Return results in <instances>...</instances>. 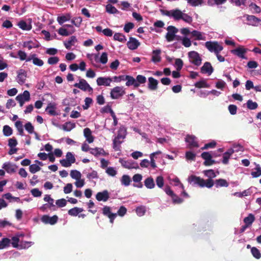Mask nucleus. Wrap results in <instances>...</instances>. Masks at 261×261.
<instances>
[{"mask_svg": "<svg viewBox=\"0 0 261 261\" xmlns=\"http://www.w3.org/2000/svg\"><path fill=\"white\" fill-rule=\"evenodd\" d=\"M160 11L162 15L169 17H172L175 20H179L182 19L184 21L189 23H191L192 22V17L187 14L182 13L180 10L178 9L171 10L170 11L160 9Z\"/></svg>", "mask_w": 261, "mask_h": 261, "instance_id": "f257e3e1", "label": "nucleus"}, {"mask_svg": "<svg viewBox=\"0 0 261 261\" xmlns=\"http://www.w3.org/2000/svg\"><path fill=\"white\" fill-rule=\"evenodd\" d=\"M75 31L73 26L71 24H65L63 27L59 29L58 33L63 36H68L72 34Z\"/></svg>", "mask_w": 261, "mask_h": 261, "instance_id": "f03ea898", "label": "nucleus"}, {"mask_svg": "<svg viewBox=\"0 0 261 261\" xmlns=\"http://www.w3.org/2000/svg\"><path fill=\"white\" fill-rule=\"evenodd\" d=\"M125 94L123 87L116 86L111 89L110 96L112 99H118Z\"/></svg>", "mask_w": 261, "mask_h": 261, "instance_id": "7ed1b4c3", "label": "nucleus"}, {"mask_svg": "<svg viewBox=\"0 0 261 261\" xmlns=\"http://www.w3.org/2000/svg\"><path fill=\"white\" fill-rule=\"evenodd\" d=\"M167 33L166 35V39L168 42H171L175 39V34L178 32V30L173 25H169L167 28Z\"/></svg>", "mask_w": 261, "mask_h": 261, "instance_id": "20e7f679", "label": "nucleus"}, {"mask_svg": "<svg viewBox=\"0 0 261 261\" xmlns=\"http://www.w3.org/2000/svg\"><path fill=\"white\" fill-rule=\"evenodd\" d=\"M74 86L84 91H88L90 92L93 91L92 88L89 85L87 82L83 79H80L79 83L74 84Z\"/></svg>", "mask_w": 261, "mask_h": 261, "instance_id": "39448f33", "label": "nucleus"}, {"mask_svg": "<svg viewBox=\"0 0 261 261\" xmlns=\"http://www.w3.org/2000/svg\"><path fill=\"white\" fill-rule=\"evenodd\" d=\"M191 62L196 66H199L201 64V58L199 54L195 51H190L188 53Z\"/></svg>", "mask_w": 261, "mask_h": 261, "instance_id": "423d86ee", "label": "nucleus"}, {"mask_svg": "<svg viewBox=\"0 0 261 261\" xmlns=\"http://www.w3.org/2000/svg\"><path fill=\"white\" fill-rule=\"evenodd\" d=\"M119 162L121 165L125 168L127 169H137L139 168L138 165L132 160H125L120 159Z\"/></svg>", "mask_w": 261, "mask_h": 261, "instance_id": "0eeeda50", "label": "nucleus"}, {"mask_svg": "<svg viewBox=\"0 0 261 261\" xmlns=\"http://www.w3.org/2000/svg\"><path fill=\"white\" fill-rule=\"evenodd\" d=\"M201 156L204 160L203 165L205 166H211L216 163L215 161L212 159V155L209 152H202Z\"/></svg>", "mask_w": 261, "mask_h": 261, "instance_id": "6e6552de", "label": "nucleus"}, {"mask_svg": "<svg viewBox=\"0 0 261 261\" xmlns=\"http://www.w3.org/2000/svg\"><path fill=\"white\" fill-rule=\"evenodd\" d=\"M102 210L103 215L109 218L111 223H113L114 219L117 216V214L112 213L111 207L107 205L104 206Z\"/></svg>", "mask_w": 261, "mask_h": 261, "instance_id": "1a4fd4ad", "label": "nucleus"}, {"mask_svg": "<svg viewBox=\"0 0 261 261\" xmlns=\"http://www.w3.org/2000/svg\"><path fill=\"white\" fill-rule=\"evenodd\" d=\"M188 181L193 185H198L200 187H203L204 179L196 175H191L188 178Z\"/></svg>", "mask_w": 261, "mask_h": 261, "instance_id": "9d476101", "label": "nucleus"}, {"mask_svg": "<svg viewBox=\"0 0 261 261\" xmlns=\"http://www.w3.org/2000/svg\"><path fill=\"white\" fill-rule=\"evenodd\" d=\"M125 135L126 130L120 128L118 132L117 136L113 140V148L115 150H119V148H117V140L123 139L125 137Z\"/></svg>", "mask_w": 261, "mask_h": 261, "instance_id": "9b49d317", "label": "nucleus"}, {"mask_svg": "<svg viewBox=\"0 0 261 261\" xmlns=\"http://www.w3.org/2000/svg\"><path fill=\"white\" fill-rule=\"evenodd\" d=\"M58 217L56 215L49 217L48 215H43L41 218V221L45 224L54 225L57 222Z\"/></svg>", "mask_w": 261, "mask_h": 261, "instance_id": "f8f14e48", "label": "nucleus"}, {"mask_svg": "<svg viewBox=\"0 0 261 261\" xmlns=\"http://www.w3.org/2000/svg\"><path fill=\"white\" fill-rule=\"evenodd\" d=\"M32 60L33 63L38 66H42L44 64V62L41 59L37 57L35 54L31 55L27 59V62Z\"/></svg>", "mask_w": 261, "mask_h": 261, "instance_id": "ddd939ff", "label": "nucleus"}, {"mask_svg": "<svg viewBox=\"0 0 261 261\" xmlns=\"http://www.w3.org/2000/svg\"><path fill=\"white\" fill-rule=\"evenodd\" d=\"M109 198V193L107 190L98 192L96 195V199L99 201H102L106 202L108 200Z\"/></svg>", "mask_w": 261, "mask_h": 261, "instance_id": "4468645a", "label": "nucleus"}, {"mask_svg": "<svg viewBox=\"0 0 261 261\" xmlns=\"http://www.w3.org/2000/svg\"><path fill=\"white\" fill-rule=\"evenodd\" d=\"M214 71V68L210 62H206L201 67V72L202 73H207L208 75H211Z\"/></svg>", "mask_w": 261, "mask_h": 261, "instance_id": "2eb2a0df", "label": "nucleus"}, {"mask_svg": "<svg viewBox=\"0 0 261 261\" xmlns=\"http://www.w3.org/2000/svg\"><path fill=\"white\" fill-rule=\"evenodd\" d=\"M140 43L138 40L133 37H130L129 41L127 42L128 48L131 50H135L138 48Z\"/></svg>", "mask_w": 261, "mask_h": 261, "instance_id": "dca6fc26", "label": "nucleus"}, {"mask_svg": "<svg viewBox=\"0 0 261 261\" xmlns=\"http://www.w3.org/2000/svg\"><path fill=\"white\" fill-rule=\"evenodd\" d=\"M17 167L15 165L12 164L10 162L5 163L2 167V168L4 169L8 173H12L15 172Z\"/></svg>", "mask_w": 261, "mask_h": 261, "instance_id": "f3484780", "label": "nucleus"}, {"mask_svg": "<svg viewBox=\"0 0 261 261\" xmlns=\"http://www.w3.org/2000/svg\"><path fill=\"white\" fill-rule=\"evenodd\" d=\"M112 80L111 77H99L96 80L97 84L98 86H110Z\"/></svg>", "mask_w": 261, "mask_h": 261, "instance_id": "a211bd4d", "label": "nucleus"}, {"mask_svg": "<svg viewBox=\"0 0 261 261\" xmlns=\"http://www.w3.org/2000/svg\"><path fill=\"white\" fill-rule=\"evenodd\" d=\"M232 54L237 56L242 59H245V54L247 52V49L242 47H239L234 49L231 50Z\"/></svg>", "mask_w": 261, "mask_h": 261, "instance_id": "6ab92c4d", "label": "nucleus"}, {"mask_svg": "<svg viewBox=\"0 0 261 261\" xmlns=\"http://www.w3.org/2000/svg\"><path fill=\"white\" fill-rule=\"evenodd\" d=\"M148 88L151 91H155L158 89L159 82L152 77H148Z\"/></svg>", "mask_w": 261, "mask_h": 261, "instance_id": "aec40b11", "label": "nucleus"}, {"mask_svg": "<svg viewBox=\"0 0 261 261\" xmlns=\"http://www.w3.org/2000/svg\"><path fill=\"white\" fill-rule=\"evenodd\" d=\"M185 141L189 143L190 148L198 147V143L195 141V137L194 136L188 135L185 138Z\"/></svg>", "mask_w": 261, "mask_h": 261, "instance_id": "412c9836", "label": "nucleus"}, {"mask_svg": "<svg viewBox=\"0 0 261 261\" xmlns=\"http://www.w3.org/2000/svg\"><path fill=\"white\" fill-rule=\"evenodd\" d=\"M125 81H126L125 85L126 86H133L134 88L138 87V85L136 83V79L132 76L126 75L125 77Z\"/></svg>", "mask_w": 261, "mask_h": 261, "instance_id": "4be33fe9", "label": "nucleus"}, {"mask_svg": "<svg viewBox=\"0 0 261 261\" xmlns=\"http://www.w3.org/2000/svg\"><path fill=\"white\" fill-rule=\"evenodd\" d=\"M27 77V72L23 69H20L18 72L17 80L19 84L22 85L24 83Z\"/></svg>", "mask_w": 261, "mask_h": 261, "instance_id": "5701e85b", "label": "nucleus"}, {"mask_svg": "<svg viewBox=\"0 0 261 261\" xmlns=\"http://www.w3.org/2000/svg\"><path fill=\"white\" fill-rule=\"evenodd\" d=\"M56 107L55 103H49L45 109V111L51 116H56L58 115V113L56 111Z\"/></svg>", "mask_w": 261, "mask_h": 261, "instance_id": "b1692460", "label": "nucleus"}, {"mask_svg": "<svg viewBox=\"0 0 261 261\" xmlns=\"http://www.w3.org/2000/svg\"><path fill=\"white\" fill-rule=\"evenodd\" d=\"M246 19L249 22V24L257 26L261 20L254 15H247Z\"/></svg>", "mask_w": 261, "mask_h": 261, "instance_id": "393cba45", "label": "nucleus"}, {"mask_svg": "<svg viewBox=\"0 0 261 261\" xmlns=\"http://www.w3.org/2000/svg\"><path fill=\"white\" fill-rule=\"evenodd\" d=\"M234 152V151L232 149H229L223 155L222 163L226 165L228 163L229 159L230 156Z\"/></svg>", "mask_w": 261, "mask_h": 261, "instance_id": "a878e982", "label": "nucleus"}, {"mask_svg": "<svg viewBox=\"0 0 261 261\" xmlns=\"http://www.w3.org/2000/svg\"><path fill=\"white\" fill-rule=\"evenodd\" d=\"M91 134V130L89 128L87 127L84 129V136L89 143H91L94 141V137Z\"/></svg>", "mask_w": 261, "mask_h": 261, "instance_id": "bb28decb", "label": "nucleus"}, {"mask_svg": "<svg viewBox=\"0 0 261 261\" xmlns=\"http://www.w3.org/2000/svg\"><path fill=\"white\" fill-rule=\"evenodd\" d=\"M161 53V50L160 49H155L153 50V56L152 57L151 60L154 63L159 62L161 60V57L160 56Z\"/></svg>", "mask_w": 261, "mask_h": 261, "instance_id": "cd10ccee", "label": "nucleus"}, {"mask_svg": "<svg viewBox=\"0 0 261 261\" xmlns=\"http://www.w3.org/2000/svg\"><path fill=\"white\" fill-rule=\"evenodd\" d=\"M23 46L24 47H27L29 50L33 48H38L40 46V44L37 43H34L33 41L30 40L28 41H25L23 43Z\"/></svg>", "mask_w": 261, "mask_h": 261, "instance_id": "c85d7f7f", "label": "nucleus"}, {"mask_svg": "<svg viewBox=\"0 0 261 261\" xmlns=\"http://www.w3.org/2000/svg\"><path fill=\"white\" fill-rule=\"evenodd\" d=\"M43 199L45 201L48 202L47 204L49 205L50 210L53 211L56 210V206L54 204V200L51 198L49 195H45Z\"/></svg>", "mask_w": 261, "mask_h": 261, "instance_id": "c756f323", "label": "nucleus"}, {"mask_svg": "<svg viewBox=\"0 0 261 261\" xmlns=\"http://www.w3.org/2000/svg\"><path fill=\"white\" fill-rule=\"evenodd\" d=\"M77 41V39L75 36H72L69 39V40L67 42H64V44L65 46V47L68 49H70L71 48V46L72 45H73L75 42Z\"/></svg>", "mask_w": 261, "mask_h": 261, "instance_id": "7c9ffc66", "label": "nucleus"}, {"mask_svg": "<svg viewBox=\"0 0 261 261\" xmlns=\"http://www.w3.org/2000/svg\"><path fill=\"white\" fill-rule=\"evenodd\" d=\"M71 18V15L67 13L64 15L58 16L57 17V21L60 24H62L65 22L69 20Z\"/></svg>", "mask_w": 261, "mask_h": 261, "instance_id": "2f4dec72", "label": "nucleus"}, {"mask_svg": "<svg viewBox=\"0 0 261 261\" xmlns=\"http://www.w3.org/2000/svg\"><path fill=\"white\" fill-rule=\"evenodd\" d=\"M18 26L22 30L30 31L32 29V25L31 24H27V23L24 20H20L18 23Z\"/></svg>", "mask_w": 261, "mask_h": 261, "instance_id": "473e14b6", "label": "nucleus"}, {"mask_svg": "<svg viewBox=\"0 0 261 261\" xmlns=\"http://www.w3.org/2000/svg\"><path fill=\"white\" fill-rule=\"evenodd\" d=\"M144 185L148 189H153L155 186L153 178L151 177L147 178L144 181Z\"/></svg>", "mask_w": 261, "mask_h": 261, "instance_id": "72a5a7b5", "label": "nucleus"}, {"mask_svg": "<svg viewBox=\"0 0 261 261\" xmlns=\"http://www.w3.org/2000/svg\"><path fill=\"white\" fill-rule=\"evenodd\" d=\"M75 127V124L71 122H66L62 125V128L66 132H70L71 130Z\"/></svg>", "mask_w": 261, "mask_h": 261, "instance_id": "f704fd0d", "label": "nucleus"}, {"mask_svg": "<svg viewBox=\"0 0 261 261\" xmlns=\"http://www.w3.org/2000/svg\"><path fill=\"white\" fill-rule=\"evenodd\" d=\"M83 211V209L82 208L74 207V208L70 209L68 211V213L70 216H76Z\"/></svg>", "mask_w": 261, "mask_h": 261, "instance_id": "c9c22d12", "label": "nucleus"}, {"mask_svg": "<svg viewBox=\"0 0 261 261\" xmlns=\"http://www.w3.org/2000/svg\"><path fill=\"white\" fill-rule=\"evenodd\" d=\"M215 184L217 188L221 187H227L229 185L226 180L222 178L216 179Z\"/></svg>", "mask_w": 261, "mask_h": 261, "instance_id": "e433bc0d", "label": "nucleus"}, {"mask_svg": "<svg viewBox=\"0 0 261 261\" xmlns=\"http://www.w3.org/2000/svg\"><path fill=\"white\" fill-rule=\"evenodd\" d=\"M11 244V240L7 238H4L0 241V249H3L8 247Z\"/></svg>", "mask_w": 261, "mask_h": 261, "instance_id": "4c0bfd02", "label": "nucleus"}, {"mask_svg": "<svg viewBox=\"0 0 261 261\" xmlns=\"http://www.w3.org/2000/svg\"><path fill=\"white\" fill-rule=\"evenodd\" d=\"M107 12L109 14H119L120 12L113 6L111 4L107 5L106 7Z\"/></svg>", "mask_w": 261, "mask_h": 261, "instance_id": "58836bf2", "label": "nucleus"}, {"mask_svg": "<svg viewBox=\"0 0 261 261\" xmlns=\"http://www.w3.org/2000/svg\"><path fill=\"white\" fill-rule=\"evenodd\" d=\"M255 220V217L252 214H249L248 216L244 219V222L245 224L250 226Z\"/></svg>", "mask_w": 261, "mask_h": 261, "instance_id": "ea45409f", "label": "nucleus"}, {"mask_svg": "<svg viewBox=\"0 0 261 261\" xmlns=\"http://www.w3.org/2000/svg\"><path fill=\"white\" fill-rule=\"evenodd\" d=\"M114 39L121 42H124L126 41L125 36L122 33H116L114 35Z\"/></svg>", "mask_w": 261, "mask_h": 261, "instance_id": "a19ab883", "label": "nucleus"}, {"mask_svg": "<svg viewBox=\"0 0 261 261\" xmlns=\"http://www.w3.org/2000/svg\"><path fill=\"white\" fill-rule=\"evenodd\" d=\"M216 45H217V42L207 41L205 42V47L211 52L214 51Z\"/></svg>", "mask_w": 261, "mask_h": 261, "instance_id": "79ce46f5", "label": "nucleus"}, {"mask_svg": "<svg viewBox=\"0 0 261 261\" xmlns=\"http://www.w3.org/2000/svg\"><path fill=\"white\" fill-rule=\"evenodd\" d=\"M135 79L136 83L138 85V87H139L141 84H145L146 82V77L142 75H138Z\"/></svg>", "mask_w": 261, "mask_h": 261, "instance_id": "37998d69", "label": "nucleus"}, {"mask_svg": "<svg viewBox=\"0 0 261 261\" xmlns=\"http://www.w3.org/2000/svg\"><path fill=\"white\" fill-rule=\"evenodd\" d=\"M4 136L8 137L11 136L13 133V129L9 125H6L3 127V130Z\"/></svg>", "mask_w": 261, "mask_h": 261, "instance_id": "c03bdc74", "label": "nucleus"}, {"mask_svg": "<svg viewBox=\"0 0 261 261\" xmlns=\"http://www.w3.org/2000/svg\"><path fill=\"white\" fill-rule=\"evenodd\" d=\"M251 252L253 256L256 259H259L261 257V253L259 250L256 247H253L251 249Z\"/></svg>", "mask_w": 261, "mask_h": 261, "instance_id": "a18cd8bd", "label": "nucleus"}, {"mask_svg": "<svg viewBox=\"0 0 261 261\" xmlns=\"http://www.w3.org/2000/svg\"><path fill=\"white\" fill-rule=\"evenodd\" d=\"M131 181L130 177L127 175H123L121 179V184L125 186L129 185Z\"/></svg>", "mask_w": 261, "mask_h": 261, "instance_id": "49530a36", "label": "nucleus"}, {"mask_svg": "<svg viewBox=\"0 0 261 261\" xmlns=\"http://www.w3.org/2000/svg\"><path fill=\"white\" fill-rule=\"evenodd\" d=\"M195 86L198 88L210 87V85L207 84L204 80H201L196 82L195 84Z\"/></svg>", "mask_w": 261, "mask_h": 261, "instance_id": "de8ad7c7", "label": "nucleus"}, {"mask_svg": "<svg viewBox=\"0 0 261 261\" xmlns=\"http://www.w3.org/2000/svg\"><path fill=\"white\" fill-rule=\"evenodd\" d=\"M255 171H252L251 173V175L253 178H256L261 176V168L259 165H257L255 168Z\"/></svg>", "mask_w": 261, "mask_h": 261, "instance_id": "09e8293b", "label": "nucleus"}, {"mask_svg": "<svg viewBox=\"0 0 261 261\" xmlns=\"http://www.w3.org/2000/svg\"><path fill=\"white\" fill-rule=\"evenodd\" d=\"M70 176L72 178L79 180L81 177V173L77 170H73L70 172Z\"/></svg>", "mask_w": 261, "mask_h": 261, "instance_id": "8fccbe9b", "label": "nucleus"}, {"mask_svg": "<svg viewBox=\"0 0 261 261\" xmlns=\"http://www.w3.org/2000/svg\"><path fill=\"white\" fill-rule=\"evenodd\" d=\"M82 18L80 16L74 17L71 20V23L77 28L80 27L81 24L82 23Z\"/></svg>", "mask_w": 261, "mask_h": 261, "instance_id": "3c124183", "label": "nucleus"}, {"mask_svg": "<svg viewBox=\"0 0 261 261\" xmlns=\"http://www.w3.org/2000/svg\"><path fill=\"white\" fill-rule=\"evenodd\" d=\"M15 125L19 132V135L23 136V129L22 122L20 121H17L15 122Z\"/></svg>", "mask_w": 261, "mask_h": 261, "instance_id": "603ef678", "label": "nucleus"}, {"mask_svg": "<svg viewBox=\"0 0 261 261\" xmlns=\"http://www.w3.org/2000/svg\"><path fill=\"white\" fill-rule=\"evenodd\" d=\"M247 108L250 110H255L257 107L258 105L256 102H253L251 100H248L247 102Z\"/></svg>", "mask_w": 261, "mask_h": 261, "instance_id": "864d4df0", "label": "nucleus"}, {"mask_svg": "<svg viewBox=\"0 0 261 261\" xmlns=\"http://www.w3.org/2000/svg\"><path fill=\"white\" fill-rule=\"evenodd\" d=\"M41 168L36 164H32L30 165L29 170L32 173H35L36 172L40 171Z\"/></svg>", "mask_w": 261, "mask_h": 261, "instance_id": "5fc2aeb1", "label": "nucleus"}, {"mask_svg": "<svg viewBox=\"0 0 261 261\" xmlns=\"http://www.w3.org/2000/svg\"><path fill=\"white\" fill-rule=\"evenodd\" d=\"M93 100L91 98L86 97L85 99V105L83 106V108L84 110H87L89 107L90 105L92 103Z\"/></svg>", "mask_w": 261, "mask_h": 261, "instance_id": "6e6d98bb", "label": "nucleus"}, {"mask_svg": "<svg viewBox=\"0 0 261 261\" xmlns=\"http://www.w3.org/2000/svg\"><path fill=\"white\" fill-rule=\"evenodd\" d=\"M171 197L174 204H180L184 201L182 198L179 197L175 194Z\"/></svg>", "mask_w": 261, "mask_h": 261, "instance_id": "4d7b16f0", "label": "nucleus"}, {"mask_svg": "<svg viewBox=\"0 0 261 261\" xmlns=\"http://www.w3.org/2000/svg\"><path fill=\"white\" fill-rule=\"evenodd\" d=\"M204 174L205 176L209 177V178L212 179V178H214L216 177V175L212 169L207 170L204 171Z\"/></svg>", "mask_w": 261, "mask_h": 261, "instance_id": "13d9d810", "label": "nucleus"}, {"mask_svg": "<svg viewBox=\"0 0 261 261\" xmlns=\"http://www.w3.org/2000/svg\"><path fill=\"white\" fill-rule=\"evenodd\" d=\"M126 212H127L126 208L124 206H121L120 207V208H119V210L117 212V213H116V214H117V215H118L120 217H123L126 214Z\"/></svg>", "mask_w": 261, "mask_h": 261, "instance_id": "bf43d9fd", "label": "nucleus"}, {"mask_svg": "<svg viewBox=\"0 0 261 261\" xmlns=\"http://www.w3.org/2000/svg\"><path fill=\"white\" fill-rule=\"evenodd\" d=\"M203 184L204 185L203 187H206L208 188H211L214 186V182L212 179L208 178L206 180H204V183Z\"/></svg>", "mask_w": 261, "mask_h": 261, "instance_id": "052dcab7", "label": "nucleus"}, {"mask_svg": "<svg viewBox=\"0 0 261 261\" xmlns=\"http://www.w3.org/2000/svg\"><path fill=\"white\" fill-rule=\"evenodd\" d=\"M191 34H192V36L195 37L196 39H197V40H203L201 33L198 31H196V30L193 31L191 32Z\"/></svg>", "mask_w": 261, "mask_h": 261, "instance_id": "680f3d73", "label": "nucleus"}, {"mask_svg": "<svg viewBox=\"0 0 261 261\" xmlns=\"http://www.w3.org/2000/svg\"><path fill=\"white\" fill-rule=\"evenodd\" d=\"M59 61V58L58 57H51L48 59L47 63L50 65H54Z\"/></svg>", "mask_w": 261, "mask_h": 261, "instance_id": "e2e57ef3", "label": "nucleus"}, {"mask_svg": "<svg viewBox=\"0 0 261 261\" xmlns=\"http://www.w3.org/2000/svg\"><path fill=\"white\" fill-rule=\"evenodd\" d=\"M17 55L18 56L19 59L21 61L25 60L27 61V59L28 58H27V54L24 51H22L21 50H18V51L17 53Z\"/></svg>", "mask_w": 261, "mask_h": 261, "instance_id": "0e129e2a", "label": "nucleus"}, {"mask_svg": "<svg viewBox=\"0 0 261 261\" xmlns=\"http://www.w3.org/2000/svg\"><path fill=\"white\" fill-rule=\"evenodd\" d=\"M195 157L196 154L191 151H187L186 153V158L188 160L195 161Z\"/></svg>", "mask_w": 261, "mask_h": 261, "instance_id": "69168bd1", "label": "nucleus"}, {"mask_svg": "<svg viewBox=\"0 0 261 261\" xmlns=\"http://www.w3.org/2000/svg\"><path fill=\"white\" fill-rule=\"evenodd\" d=\"M66 159L68 160L71 164L75 162V158L73 154L70 152H68L66 155Z\"/></svg>", "mask_w": 261, "mask_h": 261, "instance_id": "338daca9", "label": "nucleus"}, {"mask_svg": "<svg viewBox=\"0 0 261 261\" xmlns=\"http://www.w3.org/2000/svg\"><path fill=\"white\" fill-rule=\"evenodd\" d=\"M56 204L59 207H63L67 204V201L64 198L58 199L56 202Z\"/></svg>", "mask_w": 261, "mask_h": 261, "instance_id": "774afa93", "label": "nucleus"}]
</instances>
